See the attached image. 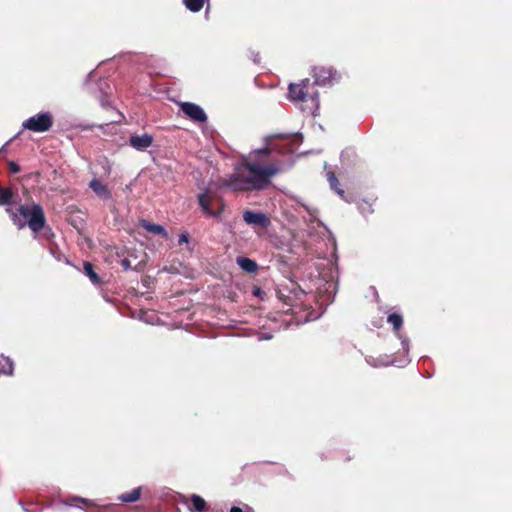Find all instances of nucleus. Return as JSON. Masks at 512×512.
<instances>
[{
    "label": "nucleus",
    "mask_w": 512,
    "mask_h": 512,
    "mask_svg": "<svg viewBox=\"0 0 512 512\" xmlns=\"http://www.w3.org/2000/svg\"><path fill=\"white\" fill-rule=\"evenodd\" d=\"M270 148L250 153L247 160L243 161L226 179L222 185L235 192H252L266 189L271 178L280 172L277 162H267L266 157L270 155Z\"/></svg>",
    "instance_id": "1"
},
{
    "label": "nucleus",
    "mask_w": 512,
    "mask_h": 512,
    "mask_svg": "<svg viewBox=\"0 0 512 512\" xmlns=\"http://www.w3.org/2000/svg\"><path fill=\"white\" fill-rule=\"evenodd\" d=\"M288 95L292 102L302 104V110L312 114L319 108V93L310 79H303L300 83H291Z\"/></svg>",
    "instance_id": "2"
},
{
    "label": "nucleus",
    "mask_w": 512,
    "mask_h": 512,
    "mask_svg": "<svg viewBox=\"0 0 512 512\" xmlns=\"http://www.w3.org/2000/svg\"><path fill=\"white\" fill-rule=\"evenodd\" d=\"M19 214L33 233H39L46 225L45 212L40 204H24L18 207Z\"/></svg>",
    "instance_id": "3"
},
{
    "label": "nucleus",
    "mask_w": 512,
    "mask_h": 512,
    "mask_svg": "<svg viewBox=\"0 0 512 512\" xmlns=\"http://www.w3.org/2000/svg\"><path fill=\"white\" fill-rule=\"evenodd\" d=\"M198 203L202 212L208 217L220 216L225 206L222 197L207 189L198 195Z\"/></svg>",
    "instance_id": "4"
},
{
    "label": "nucleus",
    "mask_w": 512,
    "mask_h": 512,
    "mask_svg": "<svg viewBox=\"0 0 512 512\" xmlns=\"http://www.w3.org/2000/svg\"><path fill=\"white\" fill-rule=\"evenodd\" d=\"M54 123L53 115L50 112H42L33 115L23 121L22 127L35 133H43L49 131Z\"/></svg>",
    "instance_id": "5"
},
{
    "label": "nucleus",
    "mask_w": 512,
    "mask_h": 512,
    "mask_svg": "<svg viewBox=\"0 0 512 512\" xmlns=\"http://www.w3.org/2000/svg\"><path fill=\"white\" fill-rule=\"evenodd\" d=\"M181 111L192 121L205 123L207 121V115L204 110L197 104L192 102L180 103Z\"/></svg>",
    "instance_id": "6"
},
{
    "label": "nucleus",
    "mask_w": 512,
    "mask_h": 512,
    "mask_svg": "<svg viewBox=\"0 0 512 512\" xmlns=\"http://www.w3.org/2000/svg\"><path fill=\"white\" fill-rule=\"evenodd\" d=\"M313 77L315 86L329 84L335 77V72L332 68L324 66H316L313 68Z\"/></svg>",
    "instance_id": "7"
},
{
    "label": "nucleus",
    "mask_w": 512,
    "mask_h": 512,
    "mask_svg": "<svg viewBox=\"0 0 512 512\" xmlns=\"http://www.w3.org/2000/svg\"><path fill=\"white\" fill-rule=\"evenodd\" d=\"M243 220L248 225L260 226L262 228H266L270 224L269 218L262 212H254L251 210H246L243 213Z\"/></svg>",
    "instance_id": "8"
},
{
    "label": "nucleus",
    "mask_w": 512,
    "mask_h": 512,
    "mask_svg": "<svg viewBox=\"0 0 512 512\" xmlns=\"http://www.w3.org/2000/svg\"><path fill=\"white\" fill-rule=\"evenodd\" d=\"M153 143V136L150 134L132 135L129 139V145L138 151H144Z\"/></svg>",
    "instance_id": "9"
},
{
    "label": "nucleus",
    "mask_w": 512,
    "mask_h": 512,
    "mask_svg": "<svg viewBox=\"0 0 512 512\" xmlns=\"http://www.w3.org/2000/svg\"><path fill=\"white\" fill-rule=\"evenodd\" d=\"M183 503L187 505L191 512H208L209 510L206 501L197 494H193L189 498H184Z\"/></svg>",
    "instance_id": "10"
},
{
    "label": "nucleus",
    "mask_w": 512,
    "mask_h": 512,
    "mask_svg": "<svg viewBox=\"0 0 512 512\" xmlns=\"http://www.w3.org/2000/svg\"><path fill=\"white\" fill-rule=\"evenodd\" d=\"M89 187L101 199L108 200L112 197L111 191L108 187L96 178L90 181Z\"/></svg>",
    "instance_id": "11"
},
{
    "label": "nucleus",
    "mask_w": 512,
    "mask_h": 512,
    "mask_svg": "<svg viewBox=\"0 0 512 512\" xmlns=\"http://www.w3.org/2000/svg\"><path fill=\"white\" fill-rule=\"evenodd\" d=\"M236 263L243 271L247 273H255L258 270V264L256 261L248 257L238 256L236 258Z\"/></svg>",
    "instance_id": "12"
},
{
    "label": "nucleus",
    "mask_w": 512,
    "mask_h": 512,
    "mask_svg": "<svg viewBox=\"0 0 512 512\" xmlns=\"http://www.w3.org/2000/svg\"><path fill=\"white\" fill-rule=\"evenodd\" d=\"M140 226L150 233L162 235L164 238L168 237L167 231L159 224L151 223L148 220H141Z\"/></svg>",
    "instance_id": "13"
},
{
    "label": "nucleus",
    "mask_w": 512,
    "mask_h": 512,
    "mask_svg": "<svg viewBox=\"0 0 512 512\" xmlns=\"http://www.w3.org/2000/svg\"><path fill=\"white\" fill-rule=\"evenodd\" d=\"M142 495V488L136 487L130 492L123 493L118 496V500L124 503H133L138 501Z\"/></svg>",
    "instance_id": "14"
},
{
    "label": "nucleus",
    "mask_w": 512,
    "mask_h": 512,
    "mask_svg": "<svg viewBox=\"0 0 512 512\" xmlns=\"http://www.w3.org/2000/svg\"><path fill=\"white\" fill-rule=\"evenodd\" d=\"M83 272L93 284L100 285L102 283L99 275L94 271V266L91 262L85 261L83 263Z\"/></svg>",
    "instance_id": "15"
},
{
    "label": "nucleus",
    "mask_w": 512,
    "mask_h": 512,
    "mask_svg": "<svg viewBox=\"0 0 512 512\" xmlns=\"http://www.w3.org/2000/svg\"><path fill=\"white\" fill-rule=\"evenodd\" d=\"M6 213L9 215L10 220L12 223L19 229H23L26 226V222L21 219V215L19 214L18 210L15 211L10 207H7L5 209Z\"/></svg>",
    "instance_id": "16"
},
{
    "label": "nucleus",
    "mask_w": 512,
    "mask_h": 512,
    "mask_svg": "<svg viewBox=\"0 0 512 512\" xmlns=\"http://www.w3.org/2000/svg\"><path fill=\"white\" fill-rule=\"evenodd\" d=\"M14 193L9 187L0 188V205L9 206L13 203Z\"/></svg>",
    "instance_id": "17"
},
{
    "label": "nucleus",
    "mask_w": 512,
    "mask_h": 512,
    "mask_svg": "<svg viewBox=\"0 0 512 512\" xmlns=\"http://www.w3.org/2000/svg\"><path fill=\"white\" fill-rule=\"evenodd\" d=\"M13 369V361L7 356L0 355V373L11 375L13 373Z\"/></svg>",
    "instance_id": "18"
},
{
    "label": "nucleus",
    "mask_w": 512,
    "mask_h": 512,
    "mask_svg": "<svg viewBox=\"0 0 512 512\" xmlns=\"http://www.w3.org/2000/svg\"><path fill=\"white\" fill-rule=\"evenodd\" d=\"M327 179L331 189H333L342 199H344V190L340 188V183L334 172L327 173Z\"/></svg>",
    "instance_id": "19"
},
{
    "label": "nucleus",
    "mask_w": 512,
    "mask_h": 512,
    "mask_svg": "<svg viewBox=\"0 0 512 512\" xmlns=\"http://www.w3.org/2000/svg\"><path fill=\"white\" fill-rule=\"evenodd\" d=\"M387 322L392 325L394 332L398 333L403 325V317L398 313H390Z\"/></svg>",
    "instance_id": "20"
},
{
    "label": "nucleus",
    "mask_w": 512,
    "mask_h": 512,
    "mask_svg": "<svg viewBox=\"0 0 512 512\" xmlns=\"http://www.w3.org/2000/svg\"><path fill=\"white\" fill-rule=\"evenodd\" d=\"M185 7L191 12H199L204 6V0H183Z\"/></svg>",
    "instance_id": "21"
},
{
    "label": "nucleus",
    "mask_w": 512,
    "mask_h": 512,
    "mask_svg": "<svg viewBox=\"0 0 512 512\" xmlns=\"http://www.w3.org/2000/svg\"><path fill=\"white\" fill-rule=\"evenodd\" d=\"M277 297L280 301H282L284 304L290 306L292 305V298L288 295H285L281 290L277 291Z\"/></svg>",
    "instance_id": "22"
},
{
    "label": "nucleus",
    "mask_w": 512,
    "mask_h": 512,
    "mask_svg": "<svg viewBox=\"0 0 512 512\" xmlns=\"http://www.w3.org/2000/svg\"><path fill=\"white\" fill-rule=\"evenodd\" d=\"M252 294L253 296L263 300L264 299V296H265V292L257 285H254L252 287Z\"/></svg>",
    "instance_id": "23"
},
{
    "label": "nucleus",
    "mask_w": 512,
    "mask_h": 512,
    "mask_svg": "<svg viewBox=\"0 0 512 512\" xmlns=\"http://www.w3.org/2000/svg\"><path fill=\"white\" fill-rule=\"evenodd\" d=\"M370 208L371 204L366 200H363L362 202L359 203V209L361 210L362 213L372 212Z\"/></svg>",
    "instance_id": "24"
},
{
    "label": "nucleus",
    "mask_w": 512,
    "mask_h": 512,
    "mask_svg": "<svg viewBox=\"0 0 512 512\" xmlns=\"http://www.w3.org/2000/svg\"><path fill=\"white\" fill-rule=\"evenodd\" d=\"M8 166H9L10 172H12L14 174H16L20 171L19 165L13 161L9 162Z\"/></svg>",
    "instance_id": "25"
},
{
    "label": "nucleus",
    "mask_w": 512,
    "mask_h": 512,
    "mask_svg": "<svg viewBox=\"0 0 512 512\" xmlns=\"http://www.w3.org/2000/svg\"><path fill=\"white\" fill-rule=\"evenodd\" d=\"M188 242H189V235H188V233H182L179 236V240H178L179 245H182L183 243H188Z\"/></svg>",
    "instance_id": "26"
},
{
    "label": "nucleus",
    "mask_w": 512,
    "mask_h": 512,
    "mask_svg": "<svg viewBox=\"0 0 512 512\" xmlns=\"http://www.w3.org/2000/svg\"><path fill=\"white\" fill-rule=\"evenodd\" d=\"M121 265L124 268V270H128L131 268L130 261L128 259H123L121 261Z\"/></svg>",
    "instance_id": "27"
},
{
    "label": "nucleus",
    "mask_w": 512,
    "mask_h": 512,
    "mask_svg": "<svg viewBox=\"0 0 512 512\" xmlns=\"http://www.w3.org/2000/svg\"><path fill=\"white\" fill-rule=\"evenodd\" d=\"M74 502H79V503H82V504H88V500L86 499H83V498H75L73 499Z\"/></svg>",
    "instance_id": "28"
},
{
    "label": "nucleus",
    "mask_w": 512,
    "mask_h": 512,
    "mask_svg": "<svg viewBox=\"0 0 512 512\" xmlns=\"http://www.w3.org/2000/svg\"><path fill=\"white\" fill-rule=\"evenodd\" d=\"M230 512H243V511L240 507L233 506V507H231Z\"/></svg>",
    "instance_id": "29"
}]
</instances>
